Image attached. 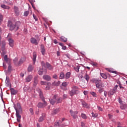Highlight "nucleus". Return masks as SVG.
<instances>
[{"instance_id":"nucleus-19","label":"nucleus","mask_w":127,"mask_h":127,"mask_svg":"<svg viewBox=\"0 0 127 127\" xmlns=\"http://www.w3.org/2000/svg\"><path fill=\"white\" fill-rule=\"evenodd\" d=\"M8 41L9 42V45H10L11 47H13V40L11 38H9Z\"/></svg>"},{"instance_id":"nucleus-55","label":"nucleus","mask_w":127,"mask_h":127,"mask_svg":"<svg viewBox=\"0 0 127 127\" xmlns=\"http://www.w3.org/2000/svg\"><path fill=\"white\" fill-rule=\"evenodd\" d=\"M33 16L34 19H35L36 21H37V20H38V19H37V17H36V16L34 15V14H33Z\"/></svg>"},{"instance_id":"nucleus-45","label":"nucleus","mask_w":127,"mask_h":127,"mask_svg":"<svg viewBox=\"0 0 127 127\" xmlns=\"http://www.w3.org/2000/svg\"><path fill=\"white\" fill-rule=\"evenodd\" d=\"M5 47V42H2V49H4V47Z\"/></svg>"},{"instance_id":"nucleus-52","label":"nucleus","mask_w":127,"mask_h":127,"mask_svg":"<svg viewBox=\"0 0 127 127\" xmlns=\"http://www.w3.org/2000/svg\"><path fill=\"white\" fill-rule=\"evenodd\" d=\"M54 127H61V126H59V122L56 123Z\"/></svg>"},{"instance_id":"nucleus-10","label":"nucleus","mask_w":127,"mask_h":127,"mask_svg":"<svg viewBox=\"0 0 127 127\" xmlns=\"http://www.w3.org/2000/svg\"><path fill=\"white\" fill-rule=\"evenodd\" d=\"M82 105L83 106V108H85L86 109H90V104L86 103L85 101L82 102Z\"/></svg>"},{"instance_id":"nucleus-33","label":"nucleus","mask_w":127,"mask_h":127,"mask_svg":"<svg viewBox=\"0 0 127 127\" xmlns=\"http://www.w3.org/2000/svg\"><path fill=\"white\" fill-rule=\"evenodd\" d=\"M84 79L87 80V82H89V80H90V76L87 73L84 76Z\"/></svg>"},{"instance_id":"nucleus-9","label":"nucleus","mask_w":127,"mask_h":127,"mask_svg":"<svg viewBox=\"0 0 127 127\" xmlns=\"http://www.w3.org/2000/svg\"><path fill=\"white\" fill-rule=\"evenodd\" d=\"M57 97V95H54V97L53 98V99H49V101L51 104V105H54V104H55V103H56V98Z\"/></svg>"},{"instance_id":"nucleus-8","label":"nucleus","mask_w":127,"mask_h":127,"mask_svg":"<svg viewBox=\"0 0 127 127\" xmlns=\"http://www.w3.org/2000/svg\"><path fill=\"white\" fill-rule=\"evenodd\" d=\"M41 52L42 55H44L45 54V52H46V50L45 49V47L44 45L41 44Z\"/></svg>"},{"instance_id":"nucleus-14","label":"nucleus","mask_w":127,"mask_h":127,"mask_svg":"<svg viewBox=\"0 0 127 127\" xmlns=\"http://www.w3.org/2000/svg\"><path fill=\"white\" fill-rule=\"evenodd\" d=\"M4 60L6 63H8V64H10V59L7 58V55H5L4 56Z\"/></svg>"},{"instance_id":"nucleus-15","label":"nucleus","mask_w":127,"mask_h":127,"mask_svg":"<svg viewBox=\"0 0 127 127\" xmlns=\"http://www.w3.org/2000/svg\"><path fill=\"white\" fill-rule=\"evenodd\" d=\"M46 65L49 70H53V66L51 65V64H49L48 62L46 63Z\"/></svg>"},{"instance_id":"nucleus-61","label":"nucleus","mask_w":127,"mask_h":127,"mask_svg":"<svg viewBox=\"0 0 127 127\" xmlns=\"http://www.w3.org/2000/svg\"><path fill=\"white\" fill-rule=\"evenodd\" d=\"M104 96H105V98H106L107 95L108 94V92H107L106 91H104Z\"/></svg>"},{"instance_id":"nucleus-24","label":"nucleus","mask_w":127,"mask_h":127,"mask_svg":"<svg viewBox=\"0 0 127 127\" xmlns=\"http://www.w3.org/2000/svg\"><path fill=\"white\" fill-rule=\"evenodd\" d=\"M61 82L59 81H54V82L52 83V86H59Z\"/></svg>"},{"instance_id":"nucleus-53","label":"nucleus","mask_w":127,"mask_h":127,"mask_svg":"<svg viewBox=\"0 0 127 127\" xmlns=\"http://www.w3.org/2000/svg\"><path fill=\"white\" fill-rule=\"evenodd\" d=\"M53 78L54 79H58V77L57 76V74H56L55 73V74L53 75Z\"/></svg>"},{"instance_id":"nucleus-63","label":"nucleus","mask_w":127,"mask_h":127,"mask_svg":"<svg viewBox=\"0 0 127 127\" xmlns=\"http://www.w3.org/2000/svg\"><path fill=\"white\" fill-rule=\"evenodd\" d=\"M20 77H21L22 78H23V77H24V73H21L20 74Z\"/></svg>"},{"instance_id":"nucleus-21","label":"nucleus","mask_w":127,"mask_h":127,"mask_svg":"<svg viewBox=\"0 0 127 127\" xmlns=\"http://www.w3.org/2000/svg\"><path fill=\"white\" fill-rule=\"evenodd\" d=\"M96 88H97V89H101L103 88V87H104V85L102 83H99L96 84Z\"/></svg>"},{"instance_id":"nucleus-51","label":"nucleus","mask_w":127,"mask_h":127,"mask_svg":"<svg viewBox=\"0 0 127 127\" xmlns=\"http://www.w3.org/2000/svg\"><path fill=\"white\" fill-rule=\"evenodd\" d=\"M118 84H119V86L120 89H125V87H124L122 86V84H121V82L119 81V82H118Z\"/></svg>"},{"instance_id":"nucleus-27","label":"nucleus","mask_w":127,"mask_h":127,"mask_svg":"<svg viewBox=\"0 0 127 127\" xmlns=\"http://www.w3.org/2000/svg\"><path fill=\"white\" fill-rule=\"evenodd\" d=\"M43 68H40L39 70L38 71V74L40 75V76H42L43 75Z\"/></svg>"},{"instance_id":"nucleus-29","label":"nucleus","mask_w":127,"mask_h":127,"mask_svg":"<svg viewBox=\"0 0 127 127\" xmlns=\"http://www.w3.org/2000/svg\"><path fill=\"white\" fill-rule=\"evenodd\" d=\"M71 76V72H67L65 74V79H68L69 78H70Z\"/></svg>"},{"instance_id":"nucleus-54","label":"nucleus","mask_w":127,"mask_h":127,"mask_svg":"<svg viewBox=\"0 0 127 127\" xmlns=\"http://www.w3.org/2000/svg\"><path fill=\"white\" fill-rule=\"evenodd\" d=\"M119 86L118 85H115V86L114 87L113 90L117 92V89H118V87Z\"/></svg>"},{"instance_id":"nucleus-23","label":"nucleus","mask_w":127,"mask_h":127,"mask_svg":"<svg viewBox=\"0 0 127 127\" xmlns=\"http://www.w3.org/2000/svg\"><path fill=\"white\" fill-rule=\"evenodd\" d=\"M39 93L40 97L41 98L42 101H45V99H44V97L43 96V94L42 93V92L41 91V90H40Z\"/></svg>"},{"instance_id":"nucleus-50","label":"nucleus","mask_w":127,"mask_h":127,"mask_svg":"<svg viewBox=\"0 0 127 127\" xmlns=\"http://www.w3.org/2000/svg\"><path fill=\"white\" fill-rule=\"evenodd\" d=\"M41 65L43 67H44V68H45L46 67V64H45V63L43 61L41 62Z\"/></svg>"},{"instance_id":"nucleus-56","label":"nucleus","mask_w":127,"mask_h":127,"mask_svg":"<svg viewBox=\"0 0 127 127\" xmlns=\"http://www.w3.org/2000/svg\"><path fill=\"white\" fill-rule=\"evenodd\" d=\"M99 93L100 94H102V93H103V92H104V89H103V87L101 88H99Z\"/></svg>"},{"instance_id":"nucleus-35","label":"nucleus","mask_w":127,"mask_h":127,"mask_svg":"<svg viewBox=\"0 0 127 127\" xmlns=\"http://www.w3.org/2000/svg\"><path fill=\"white\" fill-rule=\"evenodd\" d=\"M33 70V66L31 64H30L29 67H28V72H31Z\"/></svg>"},{"instance_id":"nucleus-60","label":"nucleus","mask_w":127,"mask_h":127,"mask_svg":"<svg viewBox=\"0 0 127 127\" xmlns=\"http://www.w3.org/2000/svg\"><path fill=\"white\" fill-rule=\"evenodd\" d=\"M119 104H121V105H123V101H122L121 98H119Z\"/></svg>"},{"instance_id":"nucleus-26","label":"nucleus","mask_w":127,"mask_h":127,"mask_svg":"<svg viewBox=\"0 0 127 127\" xmlns=\"http://www.w3.org/2000/svg\"><path fill=\"white\" fill-rule=\"evenodd\" d=\"M60 39L63 42H67V39L64 36L61 37Z\"/></svg>"},{"instance_id":"nucleus-32","label":"nucleus","mask_w":127,"mask_h":127,"mask_svg":"<svg viewBox=\"0 0 127 127\" xmlns=\"http://www.w3.org/2000/svg\"><path fill=\"white\" fill-rule=\"evenodd\" d=\"M65 78V74L63 72H61L59 78L60 79H64Z\"/></svg>"},{"instance_id":"nucleus-16","label":"nucleus","mask_w":127,"mask_h":127,"mask_svg":"<svg viewBox=\"0 0 127 127\" xmlns=\"http://www.w3.org/2000/svg\"><path fill=\"white\" fill-rule=\"evenodd\" d=\"M32 78H33L32 75H28L25 78L26 82H30V81H31L32 80Z\"/></svg>"},{"instance_id":"nucleus-43","label":"nucleus","mask_w":127,"mask_h":127,"mask_svg":"<svg viewBox=\"0 0 127 127\" xmlns=\"http://www.w3.org/2000/svg\"><path fill=\"white\" fill-rule=\"evenodd\" d=\"M29 14V11H26L24 12V16H27Z\"/></svg>"},{"instance_id":"nucleus-42","label":"nucleus","mask_w":127,"mask_h":127,"mask_svg":"<svg viewBox=\"0 0 127 127\" xmlns=\"http://www.w3.org/2000/svg\"><path fill=\"white\" fill-rule=\"evenodd\" d=\"M107 70L108 72H110V73H113V74H117V71L115 70H112L109 68H107Z\"/></svg>"},{"instance_id":"nucleus-2","label":"nucleus","mask_w":127,"mask_h":127,"mask_svg":"<svg viewBox=\"0 0 127 127\" xmlns=\"http://www.w3.org/2000/svg\"><path fill=\"white\" fill-rule=\"evenodd\" d=\"M79 87L73 85L71 87V90L69 91V94L70 96H74V95H77L79 94Z\"/></svg>"},{"instance_id":"nucleus-31","label":"nucleus","mask_w":127,"mask_h":127,"mask_svg":"<svg viewBox=\"0 0 127 127\" xmlns=\"http://www.w3.org/2000/svg\"><path fill=\"white\" fill-rule=\"evenodd\" d=\"M127 104H122L120 106L121 110H125L126 109H127Z\"/></svg>"},{"instance_id":"nucleus-3","label":"nucleus","mask_w":127,"mask_h":127,"mask_svg":"<svg viewBox=\"0 0 127 127\" xmlns=\"http://www.w3.org/2000/svg\"><path fill=\"white\" fill-rule=\"evenodd\" d=\"M17 108H15V110L16 111V117L17 118V121L18 123H20V120L21 119V116L19 115V110L21 111V107L20 106V104H17Z\"/></svg>"},{"instance_id":"nucleus-47","label":"nucleus","mask_w":127,"mask_h":127,"mask_svg":"<svg viewBox=\"0 0 127 127\" xmlns=\"http://www.w3.org/2000/svg\"><path fill=\"white\" fill-rule=\"evenodd\" d=\"M11 65L10 64H8V72H11Z\"/></svg>"},{"instance_id":"nucleus-28","label":"nucleus","mask_w":127,"mask_h":127,"mask_svg":"<svg viewBox=\"0 0 127 127\" xmlns=\"http://www.w3.org/2000/svg\"><path fill=\"white\" fill-rule=\"evenodd\" d=\"M74 69L77 73H79V69H80V65H76L74 66Z\"/></svg>"},{"instance_id":"nucleus-30","label":"nucleus","mask_w":127,"mask_h":127,"mask_svg":"<svg viewBox=\"0 0 127 127\" xmlns=\"http://www.w3.org/2000/svg\"><path fill=\"white\" fill-rule=\"evenodd\" d=\"M1 7L2 8H4V9H9L10 7L8 6H6L5 4H2L1 5Z\"/></svg>"},{"instance_id":"nucleus-48","label":"nucleus","mask_w":127,"mask_h":127,"mask_svg":"<svg viewBox=\"0 0 127 127\" xmlns=\"http://www.w3.org/2000/svg\"><path fill=\"white\" fill-rule=\"evenodd\" d=\"M91 65H92V66H97L98 65V64L97 63L92 62L91 63Z\"/></svg>"},{"instance_id":"nucleus-11","label":"nucleus","mask_w":127,"mask_h":127,"mask_svg":"<svg viewBox=\"0 0 127 127\" xmlns=\"http://www.w3.org/2000/svg\"><path fill=\"white\" fill-rule=\"evenodd\" d=\"M14 12L15 13V15H16L17 16H18V15H19V10L18 9V7L14 6Z\"/></svg>"},{"instance_id":"nucleus-58","label":"nucleus","mask_w":127,"mask_h":127,"mask_svg":"<svg viewBox=\"0 0 127 127\" xmlns=\"http://www.w3.org/2000/svg\"><path fill=\"white\" fill-rule=\"evenodd\" d=\"M81 127H86V126L85 125V123L81 122Z\"/></svg>"},{"instance_id":"nucleus-62","label":"nucleus","mask_w":127,"mask_h":127,"mask_svg":"<svg viewBox=\"0 0 127 127\" xmlns=\"http://www.w3.org/2000/svg\"><path fill=\"white\" fill-rule=\"evenodd\" d=\"M50 89V85H47V86L46 87V90H49Z\"/></svg>"},{"instance_id":"nucleus-18","label":"nucleus","mask_w":127,"mask_h":127,"mask_svg":"<svg viewBox=\"0 0 127 127\" xmlns=\"http://www.w3.org/2000/svg\"><path fill=\"white\" fill-rule=\"evenodd\" d=\"M100 81L101 80H99L98 79H97V78H93L91 80V81L92 82V83H95L96 85L97 84H99Z\"/></svg>"},{"instance_id":"nucleus-38","label":"nucleus","mask_w":127,"mask_h":127,"mask_svg":"<svg viewBox=\"0 0 127 127\" xmlns=\"http://www.w3.org/2000/svg\"><path fill=\"white\" fill-rule=\"evenodd\" d=\"M59 113V109H57L53 111L52 114L53 115H56V114H58Z\"/></svg>"},{"instance_id":"nucleus-25","label":"nucleus","mask_w":127,"mask_h":127,"mask_svg":"<svg viewBox=\"0 0 127 127\" xmlns=\"http://www.w3.org/2000/svg\"><path fill=\"white\" fill-rule=\"evenodd\" d=\"M13 63L15 64L18 65H19L18 58H15V59H14Z\"/></svg>"},{"instance_id":"nucleus-41","label":"nucleus","mask_w":127,"mask_h":127,"mask_svg":"<svg viewBox=\"0 0 127 127\" xmlns=\"http://www.w3.org/2000/svg\"><path fill=\"white\" fill-rule=\"evenodd\" d=\"M115 93H117V91H115V90H114V89H111L109 91V94H110L111 95H114Z\"/></svg>"},{"instance_id":"nucleus-46","label":"nucleus","mask_w":127,"mask_h":127,"mask_svg":"<svg viewBox=\"0 0 127 127\" xmlns=\"http://www.w3.org/2000/svg\"><path fill=\"white\" fill-rule=\"evenodd\" d=\"M90 94L91 95H92L93 97H97V94H96V92L91 91Z\"/></svg>"},{"instance_id":"nucleus-22","label":"nucleus","mask_w":127,"mask_h":127,"mask_svg":"<svg viewBox=\"0 0 127 127\" xmlns=\"http://www.w3.org/2000/svg\"><path fill=\"white\" fill-rule=\"evenodd\" d=\"M37 84H38V77L35 76L34 78V85L36 86Z\"/></svg>"},{"instance_id":"nucleus-13","label":"nucleus","mask_w":127,"mask_h":127,"mask_svg":"<svg viewBox=\"0 0 127 127\" xmlns=\"http://www.w3.org/2000/svg\"><path fill=\"white\" fill-rule=\"evenodd\" d=\"M41 85H44L45 86H51V83L46 82V81H41Z\"/></svg>"},{"instance_id":"nucleus-5","label":"nucleus","mask_w":127,"mask_h":127,"mask_svg":"<svg viewBox=\"0 0 127 127\" xmlns=\"http://www.w3.org/2000/svg\"><path fill=\"white\" fill-rule=\"evenodd\" d=\"M42 101L44 102V103L41 102L39 103L38 104V108H45V107L47 106V103L45 102V100Z\"/></svg>"},{"instance_id":"nucleus-44","label":"nucleus","mask_w":127,"mask_h":127,"mask_svg":"<svg viewBox=\"0 0 127 127\" xmlns=\"http://www.w3.org/2000/svg\"><path fill=\"white\" fill-rule=\"evenodd\" d=\"M81 118H82V119H87V116L85 114H81Z\"/></svg>"},{"instance_id":"nucleus-6","label":"nucleus","mask_w":127,"mask_h":127,"mask_svg":"<svg viewBox=\"0 0 127 127\" xmlns=\"http://www.w3.org/2000/svg\"><path fill=\"white\" fill-rule=\"evenodd\" d=\"M70 113L71 114V116L73 117V119H77V115L78 114V111L73 112V110H70Z\"/></svg>"},{"instance_id":"nucleus-49","label":"nucleus","mask_w":127,"mask_h":127,"mask_svg":"<svg viewBox=\"0 0 127 127\" xmlns=\"http://www.w3.org/2000/svg\"><path fill=\"white\" fill-rule=\"evenodd\" d=\"M92 116L93 117V118H97L98 117L97 114H94L93 112L92 113Z\"/></svg>"},{"instance_id":"nucleus-64","label":"nucleus","mask_w":127,"mask_h":127,"mask_svg":"<svg viewBox=\"0 0 127 127\" xmlns=\"http://www.w3.org/2000/svg\"><path fill=\"white\" fill-rule=\"evenodd\" d=\"M98 109L99 111H103V109L100 106H98Z\"/></svg>"},{"instance_id":"nucleus-57","label":"nucleus","mask_w":127,"mask_h":127,"mask_svg":"<svg viewBox=\"0 0 127 127\" xmlns=\"http://www.w3.org/2000/svg\"><path fill=\"white\" fill-rule=\"evenodd\" d=\"M22 63H23V61H22V59H20L19 61V65L22 64Z\"/></svg>"},{"instance_id":"nucleus-59","label":"nucleus","mask_w":127,"mask_h":127,"mask_svg":"<svg viewBox=\"0 0 127 127\" xmlns=\"http://www.w3.org/2000/svg\"><path fill=\"white\" fill-rule=\"evenodd\" d=\"M29 111L30 112L31 115H33V109H32V108H30L29 109Z\"/></svg>"},{"instance_id":"nucleus-12","label":"nucleus","mask_w":127,"mask_h":127,"mask_svg":"<svg viewBox=\"0 0 127 127\" xmlns=\"http://www.w3.org/2000/svg\"><path fill=\"white\" fill-rule=\"evenodd\" d=\"M10 90L11 91V95H16V94H17V90H15V89L13 88H10Z\"/></svg>"},{"instance_id":"nucleus-34","label":"nucleus","mask_w":127,"mask_h":127,"mask_svg":"<svg viewBox=\"0 0 127 127\" xmlns=\"http://www.w3.org/2000/svg\"><path fill=\"white\" fill-rule=\"evenodd\" d=\"M61 102H62V98H59L58 99H57V97H56V103H57V104H59V103H61Z\"/></svg>"},{"instance_id":"nucleus-40","label":"nucleus","mask_w":127,"mask_h":127,"mask_svg":"<svg viewBox=\"0 0 127 127\" xmlns=\"http://www.w3.org/2000/svg\"><path fill=\"white\" fill-rule=\"evenodd\" d=\"M68 84H69V82H63L62 85V86H63V87H66L67 86H68Z\"/></svg>"},{"instance_id":"nucleus-36","label":"nucleus","mask_w":127,"mask_h":127,"mask_svg":"<svg viewBox=\"0 0 127 127\" xmlns=\"http://www.w3.org/2000/svg\"><path fill=\"white\" fill-rule=\"evenodd\" d=\"M100 76H101V77L103 78V79H107V74L104 73H100Z\"/></svg>"},{"instance_id":"nucleus-37","label":"nucleus","mask_w":127,"mask_h":127,"mask_svg":"<svg viewBox=\"0 0 127 127\" xmlns=\"http://www.w3.org/2000/svg\"><path fill=\"white\" fill-rule=\"evenodd\" d=\"M6 85H7V86H8L10 84V82H9V78L6 77V80H5V82Z\"/></svg>"},{"instance_id":"nucleus-1","label":"nucleus","mask_w":127,"mask_h":127,"mask_svg":"<svg viewBox=\"0 0 127 127\" xmlns=\"http://www.w3.org/2000/svg\"><path fill=\"white\" fill-rule=\"evenodd\" d=\"M7 26L9 28L10 30H17L19 28L17 22L13 23L11 21H8Z\"/></svg>"},{"instance_id":"nucleus-39","label":"nucleus","mask_w":127,"mask_h":127,"mask_svg":"<svg viewBox=\"0 0 127 127\" xmlns=\"http://www.w3.org/2000/svg\"><path fill=\"white\" fill-rule=\"evenodd\" d=\"M3 20V16L1 13H0V25L1 24V22H2Z\"/></svg>"},{"instance_id":"nucleus-4","label":"nucleus","mask_w":127,"mask_h":127,"mask_svg":"<svg viewBox=\"0 0 127 127\" xmlns=\"http://www.w3.org/2000/svg\"><path fill=\"white\" fill-rule=\"evenodd\" d=\"M36 39L35 38L32 37L30 39V42L32 44H34L35 45H38V43H39V41H40V38L38 36H35Z\"/></svg>"},{"instance_id":"nucleus-7","label":"nucleus","mask_w":127,"mask_h":127,"mask_svg":"<svg viewBox=\"0 0 127 127\" xmlns=\"http://www.w3.org/2000/svg\"><path fill=\"white\" fill-rule=\"evenodd\" d=\"M43 78L44 80L45 81H51V76H50L49 75L45 74L43 76Z\"/></svg>"},{"instance_id":"nucleus-17","label":"nucleus","mask_w":127,"mask_h":127,"mask_svg":"<svg viewBox=\"0 0 127 127\" xmlns=\"http://www.w3.org/2000/svg\"><path fill=\"white\" fill-rule=\"evenodd\" d=\"M36 53L34 52L33 54V64H35V62H36Z\"/></svg>"},{"instance_id":"nucleus-20","label":"nucleus","mask_w":127,"mask_h":127,"mask_svg":"<svg viewBox=\"0 0 127 127\" xmlns=\"http://www.w3.org/2000/svg\"><path fill=\"white\" fill-rule=\"evenodd\" d=\"M45 118V114H42V117H41L39 119V123H41V122H43L44 120V118Z\"/></svg>"}]
</instances>
